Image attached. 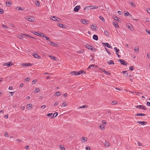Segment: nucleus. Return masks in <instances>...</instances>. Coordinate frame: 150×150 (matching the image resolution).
<instances>
[{
	"mask_svg": "<svg viewBox=\"0 0 150 150\" xmlns=\"http://www.w3.org/2000/svg\"><path fill=\"white\" fill-rule=\"evenodd\" d=\"M89 8H90V9H94L98 8V6H87L85 7L84 8V9L86 10Z\"/></svg>",
	"mask_w": 150,
	"mask_h": 150,
	"instance_id": "f257e3e1",
	"label": "nucleus"
},
{
	"mask_svg": "<svg viewBox=\"0 0 150 150\" xmlns=\"http://www.w3.org/2000/svg\"><path fill=\"white\" fill-rule=\"evenodd\" d=\"M51 19L54 21H56L57 22H60L61 21V20L59 18L55 16H51Z\"/></svg>",
	"mask_w": 150,
	"mask_h": 150,
	"instance_id": "f03ea898",
	"label": "nucleus"
},
{
	"mask_svg": "<svg viewBox=\"0 0 150 150\" xmlns=\"http://www.w3.org/2000/svg\"><path fill=\"white\" fill-rule=\"evenodd\" d=\"M85 47L90 50H92L93 49L95 50V48L93 47L88 45V44H86L85 45Z\"/></svg>",
	"mask_w": 150,
	"mask_h": 150,
	"instance_id": "7ed1b4c3",
	"label": "nucleus"
},
{
	"mask_svg": "<svg viewBox=\"0 0 150 150\" xmlns=\"http://www.w3.org/2000/svg\"><path fill=\"white\" fill-rule=\"evenodd\" d=\"M31 18H27L26 17L25 18V19L29 21L30 22H34L35 21V19L33 17H31Z\"/></svg>",
	"mask_w": 150,
	"mask_h": 150,
	"instance_id": "20e7f679",
	"label": "nucleus"
},
{
	"mask_svg": "<svg viewBox=\"0 0 150 150\" xmlns=\"http://www.w3.org/2000/svg\"><path fill=\"white\" fill-rule=\"evenodd\" d=\"M80 22L84 25L88 24L89 23V22L88 20L85 19H82L81 21Z\"/></svg>",
	"mask_w": 150,
	"mask_h": 150,
	"instance_id": "39448f33",
	"label": "nucleus"
},
{
	"mask_svg": "<svg viewBox=\"0 0 150 150\" xmlns=\"http://www.w3.org/2000/svg\"><path fill=\"white\" fill-rule=\"evenodd\" d=\"M119 61L120 63L123 65H125L127 64V62H126L124 60L119 59Z\"/></svg>",
	"mask_w": 150,
	"mask_h": 150,
	"instance_id": "423d86ee",
	"label": "nucleus"
},
{
	"mask_svg": "<svg viewBox=\"0 0 150 150\" xmlns=\"http://www.w3.org/2000/svg\"><path fill=\"white\" fill-rule=\"evenodd\" d=\"M104 144L105 147H108L110 146V144L109 142L107 141H105L104 142Z\"/></svg>",
	"mask_w": 150,
	"mask_h": 150,
	"instance_id": "0eeeda50",
	"label": "nucleus"
},
{
	"mask_svg": "<svg viewBox=\"0 0 150 150\" xmlns=\"http://www.w3.org/2000/svg\"><path fill=\"white\" fill-rule=\"evenodd\" d=\"M87 138L85 137H82L81 140V142L82 143H84L87 141Z\"/></svg>",
	"mask_w": 150,
	"mask_h": 150,
	"instance_id": "6e6552de",
	"label": "nucleus"
},
{
	"mask_svg": "<svg viewBox=\"0 0 150 150\" xmlns=\"http://www.w3.org/2000/svg\"><path fill=\"white\" fill-rule=\"evenodd\" d=\"M80 8V7L79 6H77L74 8V10L75 12H78Z\"/></svg>",
	"mask_w": 150,
	"mask_h": 150,
	"instance_id": "1a4fd4ad",
	"label": "nucleus"
},
{
	"mask_svg": "<svg viewBox=\"0 0 150 150\" xmlns=\"http://www.w3.org/2000/svg\"><path fill=\"white\" fill-rule=\"evenodd\" d=\"M13 65V64L11 63V62H8V63H6L5 64H3V66H7L8 67H10V66H11Z\"/></svg>",
	"mask_w": 150,
	"mask_h": 150,
	"instance_id": "9d476101",
	"label": "nucleus"
},
{
	"mask_svg": "<svg viewBox=\"0 0 150 150\" xmlns=\"http://www.w3.org/2000/svg\"><path fill=\"white\" fill-rule=\"evenodd\" d=\"M103 44L105 45V46L108 47V48H111L112 46L110 45L108 43H103Z\"/></svg>",
	"mask_w": 150,
	"mask_h": 150,
	"instance_id": "9b49d317",
	"label": "nucleus"
},
{
	"mask_svg": "<svg viewBox=\"0 0 150 150\" xmlns=\"http://www.w3.org/2000/svg\"><path fill=\"white\" fill-rule=\"evenodd\" d=\"M32 105L31 104H28L27 105L26 108L28 110H30L32 108Z\"/></svg>",
	"mask_w": 150,
	"mask_h": 150,
	"instance_id": "f8f14e48",
	"label": "nucleus"
},
{
	"mask_svg": "<svg viewBox=\"0 0 150 150\" xmlns=\"http://www.w3.org/2000/svg\"><path fill=\"white\" fill-rule=\"evenodd\" d=\"M11 4V1H8L7 2V1L6 2V6L8 7L10 6Z\"/></svg>",
	"mask_w": 150,
	"mask_h": 150,
	"instance_id": "ddd939ff",
	"label": "nucleus"
},
{
	"mask_svg": "<svg viewBox=\"0 0 150 150\" xmlns=\"http://www.w3.org/2000/svg\"><path fill=\"white\" fill-rule=\"evenodd\" d=\"M138 122L139 124H141L142 125H144L146 124L147 122L145 121H138Z\"/></svg>",
	"mask_w": 150,
	"mask_h": 150,
	"instance_id": "4468645a",
	"label": "nucleus"
},
{
	"mask_svg": "<svg viewBox=\"0 0 150 150\" xmlns=\"http://www.w3.org/2000/svg\"><path fill=\"white\" fill-rule=\"evenodd\" d=\"M131 25L130 24V25H127V26L130 30L133 31L134 30V28L132 26H131Z\"/></svg>",
	"mask_w": 150,
	"mask_h": 150,
	"instance_id": "2eb2a0df",
	"label": "nucleus"
},
{
	"mask_svg": "<svg viewBox=\"0 0 150 150\" xmlns=\"http://www.w3.org/2000/svg\"><path fill=\"white\" fill-rule=\"evenodd\" d=\"M31 33H33V34L36 35H38V36H39L40 35V32H37L35 31H32Z\"/></svg>",
	"mask_w": 150,
	"mask_h": 150,
	"instance_id": "dca6fc26",
	"label": "nucleus"
},
{
	"mask_svg": "<svg viewBox=\"0 0 150 150\" xmlns=\"http://www.w3.org/2000/svg\"><path fill=\"white\" fill-rule=\"evenodd\" d=\"M91 28L94 31H96L97 29L96 26V25H92L91 26Z\"/></svg>",
	"mask_w": 150,
	"mask_h": 150,
	"instance_id": "f3484780",
	"label": "nucleus"
},
{
	"mask_svg": "<svg viewBox=\"0 0 150 150\" xmlns=\"http://www.w3.org/2000/svg\"><path fill=\"white\" fill-rule=\"evenodd\" d=\"M22 65L23 66H25L26 67H28V66H30L32 65V64L31 63H23Z\"/></svg>",
	"mask_w": 150,
	"mask_h": 150,
	"instance_id": "a211bd4d",
	"label": "nucleus"
},
{
	"mask_svg": "<svg viewBox=\"0 0 150 150\" xmlns=\"http://www.w3.org/2000/svg\"><path fill=\"white\" fill-rule=\"evenodd\" d=\"M107 63L109 65L114 64V61H113L112 60H111L108 61V62Z\"/></svg>",
	"mask_w": 150,
	"mask_h": 150,
	"instance_id": "6ab92c4d",
	"label": "nucleus"
},
{
	"mask_svg": "<svg viewBox=\"0 0 150 150\" xmlns=\"http://www.w3.org/2000/svg\"><path fill=\"white\" fill-rule=\"evenodd\" d=\"M93 38L94 40H97L98 39V36L96 35H94L93 36Z\"/></svg>",
	"mask_w": 150,
	"mask_h": 150,
	"instance_id": "aec40b11",
	"label": "nucleus"
},
{
	"mask_svg": "<svg viewBox=\"0 0 150 150\" xmlns=\"http://www.w3.org/2000/svg\"><path fill=\"white\" fill-rule=\"evenodd\" d=\"M49 44H50L52 45H53L54 46H57V44L54 42H48Z\"/></svg>",
	"mask_w": 150,
	"mask_h": 150,
	"instance_id": "412c9836",
	"label": "nucleus"
},
{
	"mask_svg": "<svg viewBox=\"0 0 150 150\" xmlns=\"http://www.w3.org/2000/svg\"><path fill=\"white\" fill-rule=\"evenodd\" d=\"M61 93V92L60 91L57 92L56 93L54 94V96H59L60 95Z\"/></svg>",
	"mask_w": 150,
	"mask_h": 150,
	"instance_id": "4be33fe9",
	"label": "nucleus"
},
{
	"mask_svg": "<svg viewBox=\"0 0 150 150\" xmlns=\"http://www.w3.org/2000/svg\"><path fill=\"white\" fill-rule=\"evenodd\" d=\"M114 18L115 20L117 21L118 22H119L120 21V19L116 16H114Z\"/></svg>",
	"mask_w": 150,
	"mask_h": 150,
	"instance_id": "5701e85b",
	"label": "nucleus"
},
{
	"mask_svg": "<svg viewBox=\"0 0 150 150\" xmlns=\"http://www.w3.org/2000/svg\"><path fill=\"white\" fill-rule=\"evenodd\" d=\"M113 24L114 25V26L116 28H119V26L118 25L117 23V22H113Z\"/></svg>",
	"mask_w": 150,
	"mask_h": 150,
	"instance_id": "b1692460",
	"label": "nucleus"
},
{
	"mask_svg": "<svg viewBox=\"0 0 150 150\" xmlns=\"http://www.w3.org/2000/svg\"><path fill=\"white\" fill-rule=\"evenodd\" d=\"M102 71L106 75H109L110 73L109 72L105 71V69H103L102 70Z\"/></svg>",
	"mask_w": 150,
	"mask_h": 150,
	"instance_id": "393cba45",
	"label": "nucleus"
},
{
	"mask_svg": "<svg viewBox=\"0 0 150 150\" xmlns=\"http://www.w3.org/2000/svg\"><path fill=\"white\" fill-rule=\"evenodd\" d=\"M135 116H144L145 115V114L143 113H137L136 114Z\"/></svg>",
	"mask_w": 150,
	"mask_h": 150,
	"instance_id": "a878e982",
	"label": "nucleus"
},
{
	"mask_svg": "<svg viewBox=\"0 0 150 150\" xmlns=\"http://www.w3.org/2000/svg\"><path fill=\"white\" fill-rule=\"evenodd\" d=\"M57 25H58V26H59V27H60L61 28H65L64 26V25L62 24L58 23Z\"/></svg>",
	"mask_w": 150,
	"mask_h": 150,
	"instance_id": "bb28decb",
	"label": "nucleus"
},
{
	"mask_svg": "<svg viewBox=\"0 0 150 150\" xmlns=\"http://www.w3.org/2000/svg\"><path fill=\"white\" fill-rule=\"evenodd\" d=\"M101 129L103 130H104L105 129V127L104 125H100L99 126Z\"/></svg>",
	"mask_w": 150,
	"mask_h": 150,
	"instance_id": "cd10ccee",
	"label": "nucleus"
},
{
	"mask_svg": "<svg viewBox=\"0 0 150 150\" xmlns=\"http://www.w3.org/2000/svg\"><path fill=\"white\" fill-rule=\"evenodd\" d=\"M40 35L39 36H41L42 37L45 38L46 36L43 33H41L40 32Z\"/></svg>",
	"mask_w": 150,
	"mask_h": 150,
	"instance_id": "c85d7f7f",
	"label": "nucleus"
},
{
	"mask_svg": "<svg viewBox=\"0 0 150 150\" xmlns=\"http://www.w3.org/2000/svg\"><path fill=\"white\" fill-rule=\"evenodd\" d=\"M58 115V114L57 112H55L53 114V115L51 118H52L56 117Z\"/></svg>",
	"mask_w": 150,
	"mask_h": 150,
	"instance_id": "c756f323",
	"label": "nucleus"
},
{
	"mask_svg": "<svg viewBox=\"0 0 150 150\" xmlns=\"http://www.w3.org/2000/svg\"><path fill=\"white\" fill-rule=\"evenodd\" d=\"M134 50L136 52H138L139 50V48L138 47H135Z\"/></svg>",
	"mask_w": 150,
	"mask_h": 150,
	"instance_id": "7c9ffc66",
	"label": "nucleus"
},
{
	"mask_svg": "<svg viewBox=\"0 0 150 150\" xmlns=\"http://www.w3.org/2000/svg\"><path fill=\"white\" fill-rule=\"evenodd\" d=\"M62 106H61V107H65L67 105V104H66L65 102H64L62 104Z\"/></svg>",
	"mask_w": 150,
	"mask_h": 150,
	"instance_id": "2f4dec72",
	"label": "nucleus"
},
{
	"mask_svg": "<svg viewBox=\"0 0 150 150\" xmlns=\"http://www.w3.org/2000/svg\"><path fill=\"white\" fill-rule=\"evenodd\" d=\"M114 49L115 50H116V54H118V53L119 51V50L118 49H117L116 47H115L114 48Z\"/></svg>",
	"mask_w": 150,
	"mask_h": 150,
	"instance_id": "473e14b6",
	"label": "nucleus"
},
{
	"mask_svg": "<svg viewBox=\"0 0 150 150\" xmlns=\"http://www.w3.org/2000/svg\"><path fill=\"white\" fill-rule=\"evenodd\" d=\"M16 10H23L22 8L20 7L17 6L16 8Z\"/></svg>",
	"mask_w": 150,
	"mask_h": 150,
	"instance_id": "72a5a7b5",
	"label": "nucleus"
},
{
	"mask_svg": "<svg viewBox=\"0 0 150 150\" xmlns=\"http://www.w3.org/2000/svg\"><path fill=\"white\" fill-rule=\"evenodd\" d=\"M71 74L72 75H74V76H76L77 75V72L76 71H73L72 72H71Z\"/></svg>",
	"mask_w": 150,
	"mask_h": 150,
	"instance_id": "f704fd0d",
	"label": "nucleus"
},
{
	"mask_svg": "<svg viewBox=\"0 0 150 150\" xmlns=\"http://www.w3.org/2000/svg\"><path fill=\"white\" fill-rule=\"evenodd\" d=\"M117 103V102L116 101H112L111 103V104L113 105H116Z\"/></svg>",
	"mask_w": 150,
	"mask_h": 150,
	"instance_id": "c9c22d12",
	"label": "nucleus"
},
{
	"mask_svg": "<svg viewBox=\"0 0 150 150\" xmlns=\"http://www.w3.org/2000/svg\"><path fill=\"white\" fill-rule=\"evenodd\" d=\"M141 109H142L143 110H146L147 109L146 108V107L145 106H144V105H141Z\"/></svg>",
	"mask_w": 150,
	"mask_h": 150,
	"instance_id": "e433bc0d",
	"label": "nucleus"
},
{
	"mask_svg": "<svg viewBox=\"0 0 150 150\" xmlns=\"http://www.w3.org/2000/svg\"><path fill=\"white\" fill-rule=\"evenodd\" d=\"M33 55L35 58H38V57H40L39 56L36 54H34Z\"/></svg>",
	"mask_w": 150,
	"mask_h": 150,
	"instance_id": "4c0bfd02",
	"label": "nucleus"
},
{
	"mask_svg": "<svg viewBox=\"0 0 150 150\" xmlns=\"http://www.w3.org/2000/svg\"><path fill=\"white\" fill-rule=\"evenodd\" d=\"M77 75L82 74V71H79L77 72Z\"/></svg>",
	"mask_w": 150,
	"mask_h": 150,
	"instance_id": "58836bf2",
	"label": "nucleus"
},
{
	"mask_svg": "<svg viewBox=\"0 0 150 150\" xmlns=\"http://www.w3.org/2000/svg\"><path fill=\"white\" fill-rule=\"evenodd\" d=\"M49 57L52 59H53L55 61L57 59L56 58L54 57H52V56L51 55L49 56Z\"/></svg>",
	"mask_w": 150,
	"mask_h": 150,
	"instance_id": "ea45409f",
	"label": "nucleus"
},
{
	"mask_svg": "<svg viewBox=\"0 0 150 150\" xmlns=\"http://www.w3.org/2000/svg\"><path fill=\"white\" fill-rule=\"evenodd\" d=\"M99 18L103 22H104L105 19H104V18L103 17H102V16H99Z\"/></svg>",
	"mask_w": 150,
	"mask_h": 150,
	"instance_id": "a19ab883",
	"label": "nucleus"
},
{
	"mask_svg": "<svg viewBox=\"0 0 150 150\" xmlns=\"http://www.w3.org/2000/svg\"><path fill=\"white\" fill-rule=\"evenodd\" d=\"M130 5L133 7H136V5H135L133 3H132V2H130Z\"/></svg>",
	"mask_w": 150,
	"mask_h": 150,
	"instance_id": "79ce46f5",
	"label": "nucleus"
},
{
	"mask_svg": "<svg viewBox=\"0 0 150 150\" xmlns=\"http://www.w3.org/2000/svg\"><path fill=\"white\" fill-rule=\"evenodd\" d=\"M105 49L106 50V51H107V53L109 54H111V52H110L109 50H108V49L106 48H105Z\"/></svg>",
	"mask_w": 150,
	"mask_h": 150,
	"instance_id": "37998d69",
	"label": "nucleus"
},
{
	"mask_svg": "<svg viewBox=\"0 0 150 150\" xmlns=\"http://www.w3.org/2000/svg\"><path fill=\"white\" fill-rule=\"evenodd\" d=\"M87 107V106L83 105L82 106H81V107H78V108L80 109V108H86Z\"/></svg>",
	"mask_w": 150,
	"mask_h": 150,
	"instance_id": "c03bdc74",
	"label": "nucleus"
},
{
	"mask_svg": "<svg viewBox=\"0 0 150 150\" xmlns=\"http://www.w3.org/2000/svg\"><path fill=\"white\" fill-rule=\"evenodd\" d=\"M104 34L106 36H108L109 35L107 31H104Z\"/></svg>",
	"mask_w": 150,
	"mask_h": 150,
	"instance_id": "a18cd8bd",
	"label": "nucleus"
},
{
	"mask_svg": "<svg viewBox=\"0 0 150 150\" xmlns=\"http://www.w3.org/2000/svg\"><path fill=\"white\" fill-rule=\"evenodd\" d=\"M40 91V90L38 88H36L34 91L35 92L37 93L38 92Z\"/></svg>",
	"mask_w": 150,
	"mask_h": 150,
	"instance_id": "49530a36",
	"label": "nucleus"
},
{
	"mask_svg": "<svg viewBox=\"0 0 150 150\" xmlns=\"http://www.w3.org/2000/svg\"><path fill=\"white\" fill-rule=\"evenodd\" d=\"M59 148L61 150H63V149L64 150H65V148L64 147H63V146H62L61 145H60Z\"/></svg>",
	"mask_w": 150,
	"mask_h": 150,
	"instance_id": "de8ad7c7",
	"label": "nucleus"
},
{
	"mask_svg": "<svg viewBox=\"0 0 150 150\" xmlns=\"http://www.w3.org/2000/svg\"><path fill=\"white\" fill-rule=\"evenodd\" d=\"M37 82V80L36 79H35L33 80V81H32V84H35Z\"/></svg>",
	"mask_w": 150,
	"mask_h": 150,
	"instance_id": "09e8293b",
	"label": "nucleus"
},
{
	"mask_svg": "<svg viewBox=\"0 0 150 150\" xmlns=\"http://www.w3.org/2000/svg\"><path fill=\"white\" fill-rule=\"evenodd\" d=\"M35 4L36 6H40V4L39 3L38 1H36L35 3Z\"/></svg>",
	"mask_w": 150,
	"mask_h": 150,
	"instance_id": "8fccbe9b",
	"label": "nucleus"
},
{
	"mask_svg": "<svg viewBox=\"0 0 150 150\" xmlns=\"http://www.w3.org/2000/svg\"><path fill=\"white\" fill-rule=\"evenodd\" d=\"M4 135H5V136L6 137H8L9 136L8 134L6 132H5Z\"/></svg>",
	"mask_w": 150,
	"mask_h": 150,
	"instance_id": "3c124183",
	"label": "nucleus"
},
{
	"mask_svg": "<svg viewBox=\"0 0 150 150\" xmlns=\"http://www.w3.org/2000/svg\"><path fill=\"white\" fill-rule=\"evenodd\" d=\"M4 13V11L2 8H0V13L2 14Z\"/></svg>",
	"mask_w": 150,
	"mask_h": 150,
	"instance_id": "603ef678",
	"label": "nucleus"
},
{
	"mask_svg": "<svg viewBox=\"0 0 150 150\" xmlns=\"http://www.w3.org/2000/svg\"><path fill=\"white\" fill-rule=\"evenodd\" d=\"M129 14V13L127 11L125 13H124V15L125 16H127Z\"/></svg>",
	"mask_w": 150,
	"mask_h": 150,
	"instance_id": "864d4df0",
	"label": "nucleus"
},
{
	"mask_svg": "<svg viewBox=\"0 0 150 150\" xmlns=\"http://www.w3.org/2000/svg\"><path fill=\"white\" fill-rule=\"evenodd\" d=\"M129 69L131 71H132L134 70L133 66H131L129 68Z\"/></svg>",
	"mask_w": 150,
	"mask_h": 150,
	"instance_id": "5fc2aeb1",
	"label": "nucleus"
},
{
	"mask_svg": "<svg viewBox=\"0 0 150 150\" xmlns=\"http://www.w3.org/2000/svg\"><path fill=\"white\" fill-rule=\"evenodd\" d=\"M90 147L89 146H86V150H90Z\"/></svg>",
	"mask_w": 150,
	"mask_h": 150,
	"instance_id": "6e6d98bb",
	"label": "nucleus"
},
{
	"mask_svg": "<svg viewBox=\"0 0 150 150\" xmlns=\"http://www.w3.org/2000/svg\"><path fill=\"white\" fill-rule=\"evenodd\" d=\"M102 123L103 124V125H106L107 124L106 122H105V120H103L102 121Z\"/></svg>",
	"mask_w": 150,
	"mask_h": 150,
	"instance_id": "4d7b16f0",
	"label": "nucleus"
},
{
	"mask_svg": "<svg viewBox=\"0 0 150 150\" xmlns=\"http://www.w3.org/2000/svg\"><path fill=\"white\" fill-rule=\"evenodd\" d=\"M30 79V78H27L25 79V80L26 81H29Z\"/></svg>",
	"mask_w": 150,
	"mask_h": 150,
	"instance_id": "13d9d810",
	"label": "nucleus"
},
{
	"mask_svg": "<svg viewBox=\"0 0 150 150\" xmlns=\"http://www.w3.org/2000/svg\"><path fill=\"white\" fill-rule=\"evenodd\" d=\"M137 144L138 146H142V144L140 142H138L137 143Z\"/></svg>",
	"mask_w": 150,
	"mask_h": 150,
	"instance_id": "bf43d9fd",
	"label": "nucleus"
},
{
	"mask_svg": "<svg viewBox=\"0 0 150 150\" xmlns=\"http://www.w3.org/2000/svg\"><path fill=\"white\" fill-rule=\"evenodd\" d=\"M141 105H137L136 107V108L139 109H141Z\"/></svg>",
	"mask_w": 150,
	"mask_h": 150,
	"instance_id": "052dcab7",
	"label": "nucleus"
},
{
	"mask_svg": "<svg viewBox=\"0 0 150 150\" xmlns=\"http://www.w3.org/2000/svg\"><path fill=\"white\" fill-rule=\"evenodd\" d=\"M91 66H95L94 65H91L90 66H89L88 67V69H91Z\"/></svg>",
	"mask_w": 150,
	"mask_h": 150,
	"instance_id": "680f3d73",
	"label": "nucleus"
},
{
	"mask_svg": "<svg viewBox=\"0 0 150 150\" xmlns=\"http://www.w3.org/2000/svg\"><path fill=\"white\" fill-rule=\"evenodd\" d=\"M45 38L48 41H50V39L48 37L46 36Z\"/></svg>",
	"mask_w": 150,
	"mask_h": 150,
	"instance_id": "e2e57ef3",
	"label": "nucleus"
},
{
	"mask_svg": "<svg viewBox=\"0 0 150 150\" xmlns=\"http://www.w3.org/2000/svg\"><path fill=\"white\" fill-rule=\"evenodd\" d=\"M52 113H50L48 114L47 115V116L48 117H50L52 116Z\"/></svg>",
	"mask_w": 150,
	"mask_h": 150,
	"instance_id": "0e129e2a",
	"label": "nucleus"
},
{
	"mask_svg": "<svg viewBox=\"0 0 150 150\" xmlns=\"http://www.w3.org/2000/svg\"><path fill=\"white\" fill-rule=\"evenodd\" d=\"M22 35L23 36L27 37H29L30 36V35H29L25 34H22Z\"/></svg>",
	"mask_w": 150,
	"mask_h": 150,
	"instance_id": "69168bd1",
	"label": "nucleus"
},
{
	"mask_svg": "<svg viewBox=\"0 0 150 150\" xmlns=\"http://www.w3.org/2000/svg\"><path fill=\"white\" fill-rule=\"evenodd\" d=\"M147 56L148 58H150V54L149 53H147Z\"/></svg>",
	"mask_w": 150,
	"mask_h": 150,
	"instance_id": "338daca9",
	"label": "nucleus"
},
{
	"mask_svg": "<svg viewBox=\"0 0 150 150\" xmlns=\"http://www.w3.org/2000/svg\"><path fill=\"white\" fill-rule=\"evenodd\" d=\"M146 32H147L149 34V35H150V30H149L147 29H146Z\"/></svg>",
	"mask_w": 150,
	"mask_h": 150,
	"instance_id": "774afa93",
	"label": "nucleus"
}]
</instances>
